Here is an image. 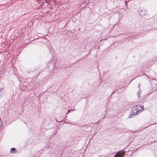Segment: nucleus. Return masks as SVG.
Returning a JSON list of instances; mask_svg holds the SVG:
<instances>
[{
	"instance_id": "1",
	"label": "nucleus",
	"mask_w": 157,
	"mask_h": 157,
	"mask_svg": "<svg viewBox=\"0 0 157 157\" xmlns=\"http://www.w3.org/2000/svg\"><path fill=\"white\" fill-rule=\"evenodd\" d=\"M124 155V151H119L116 154L114 157H123Z\"/></svg>"
},
{
	"instance_id": "2",
	"label": "nucleus",
	"mask_w": 157,
	"mask_h": 157,
	"mask_svg": "<svg viewBox=\"0 0 157 157\" xmlns=\"http://www.w3.org/2000/svg\"><path fill=\"white\" fill-rule=\"evenodd\" d=\"M143 109L142 107L140 105H137L136 107H133L132 108V110H136V112L142 111L143 110Z\"/></svg>"
},
{
	"instance_id": "3",
	"label": "nucleus",
	"mask_w": 157,
	"mask_h": 157,
	"mask_svg": "<svg viewBox=\"0 0 157 157\" xmlns=\"http://www.w3.org/2000/svg\"><path fill=\"white\" fill-rule=\"evenodd\" d=\"M147 13V12L146 11L144 10H141V12H140V15L142 16H143L145 15Z\"/></svg>"
},
{
	"instance_id": "4",
	"label": "nucleus",
	"mask_w": 157,
	"mask_h": 157,
	"mask_svg": "<svg viewBox=\"0 0 157 157\" xmlns=\"http://www.w3.org/2000/svg\"><path fill=\"white\" fill-rule=\"evenodd\" d=\"M10 152L11 153H15L17 152V151L16 150L15 148H12L11 149V150L10 151Z\"/></svg>"
},
{
	"instance_id": "5",
	"label": "nucleus",
	"mask_w": 157,
	"mask_h": 157,
	"mask_svg": "<svg viewBox=\"0 0 157 157\" xmlns=\"http://www.w3.org/2000/svg\"><path fill=\"white\" fill-rule=\"evenodd\" d=\"M71 110H68V111H67V113H69L70 112Z\"/></svg>"
},
{
	"instance_id": "6",
	"label": "nucleus",
	"mask_w": 157,
	"mask_h": 157,
	"mask_svg": "<svg viewBox=\"0 0 157 157\" xmlns=\"http://www.w3.org/2000/svg\"><path fill=\"white\" fill-rule=\"evenodd\" d=\"M137 94L138 95V97L139 98V97L140 96V93H138Z\"/></svg>"
}]
</instances>
